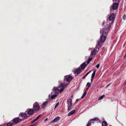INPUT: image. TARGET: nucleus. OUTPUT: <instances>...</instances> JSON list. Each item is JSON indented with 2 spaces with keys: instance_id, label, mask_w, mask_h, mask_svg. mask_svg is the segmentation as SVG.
<instances>
[{
  "instance_id": "28",
  "label": "nucleus",
  "mask_w": 126,
  "mask_h": 126,
  "mask_svg": "<svg viewBox=\"0 0 126 126\" xmlns=\"http://www.w3.org/2000/svg\"><path fill=\"white\" fill-rule=\"evenodd\" d=\"M123 19H124V20H125L126 19V15H125V14H124L123 16Z\"/></svg>"
},
{
  "instance_id": "40",
  "label": "nucleus",
  "mask_w": 126,
  "mask_h": 126,
  "mask_svg": "<svg viewBox=\"0 0 126 126\" xmlns=\"http://www.w3.org/2000/svg\"><path fill=\"white\" fill-rule=\"evenodd\" d=\"M84 96H84L83 95H82V96H81V98H83Z\"/></svg>"
},
{
  "instance_id": "46",
  "label": "nucleus",
  "mask_w": 126,
  "mask_h": 126,
  "mask_svg": "<svg viewBox=\"0 0 126 126\" xmlns=\"http://www.w3.org/2000/svg\"><path fill=\"white\" fill-rule=\"evenodd\" d=\"M92 122H93L92 123H94L93 121H92Z\"/></svg>"
},
{
  "instance_id": "37",
  "label": "nucleus",
  "mask_w": 126,
  "mask_h": 126,
  "mask_svg": "<svg viewBox=\"0 0 126 126\" xmlns=\"http://www.w3.org/2000/svg\"><path fill=\"white\" fill-rule=\"evenodd\" d=\"M6 126V124H4L1 125L0 126Z\"/></svg>"
},
{
  "instance_id": "10",
  "label": "nucleus",
  "mask_w": 126,
  "mask_h": 126,
  "mask_svg": "<svg viewBox=\"0 0 126 126\" xmlns=\"http://www.w3.org/2000/svg\"><path fill=\"white\" fill-rule=\"evenodd\" d=\"M82 71V70L80 68H78L74 71V73L76 75H78L80 74Z\"/></svg>"
},
{
  "instance_id": "33",
  "label": "nucleus",
  "mask_w": 126,
  "mask_h": 126,
  "mask_svg": "<svg viewBox=\"0 0 126 126\" xmlns=\"http://www.w3.org/2000/svg\"><path fill=\"white\" fill-rule=\"evenodd\" d=\"M86 92H84V93H83V95L85 96V95H86Z\"/></svg>"
},
{
  "instance_id": "11",
  "label": "nucleus",
  "mask_w": 126,
  "mask_h": 126,
  "mask_svg": "<svg viewBox=\"0 0 126 126\" xmlns=\"http://www.w3.org/2000/svg\"><path fill=\"white\" fill-rule=\"evenodd\" d=\"M27 113L29 115H31L33 114L34 112V110L32 109H28L27 110Z\"/></svg>"
},
{
  "instance_id": "21",
  "label": "nucleus",
  "mask_w": 126,
  "mask_h": 126,
  "mask_svg": "<svg viewBox=\"0 0 126 126\" xmlns=\"http://www.w3.org/2000/svg\"><path fill=\"white\" fill-rule=\"evenodd\" d=\"M6 126H12L13 123L10 122H9V123L6 124Z\"/></svg>"
},
{
  "instance_id": "18",
  "label": "nucleus",
  "mask_w": 126,
  "mask_h": 126,
  "mask_svg": "<svg viewBox=\"0 0 126 126\" xmlns=\"http://www.w3.org/2000/svg\"><path fill=\"white\" fill-rule=\"evenodd\" d=\"M107 124L106 121H103L102 123V126H107Z\"/></svg>"
},
{
  "instance_id": "20",
  "label": "nucleus",
  "mask_w": 126,
  "mask_h": 126,
  "mask_svg": "<svg viewBox=\"0 0 126 126\" xmlns=\"http://www.w3.org/2000/svg\"><path fill=\"white\" fill-rule=\"evenodd\" d=\"M99 119L98 118H94L93 119H92L91 120H90V121H89L90 122V123H93V122H92V121H95L96 120H98Z\"/></svg>"
},
{
  "instance_id": "6",
  "label": "nucleus",
  "mask_w": 126,
  "mask_h": 126,
  "mask_svg": "<svg viewBox=\"0 0 126 126\" xmlns=\"http://www.w3.org/2000/svg\"><path fill=\"white\" fill-rule=\"evenodd\" d=\"M72 100L71 99H68L67 100L68 110H70L72 107Z\"/></svg>"
},
{
  "instance_id": "25",
  "label": "nucleus",
  "mask_w": 126,
  "mask_h": 126,
  "mask_svg": "<svg viewBox=\"0 0 126 126\" xmlns=\"http://www.w3.org/2000/svg\"><path fill=\"white\" fill-rule=\"evenodd\" d=\"M104 96H105V95H102L101 96H100L98 99V100H100L104 98Z\"/></svg>"
},
{
  "instance_id": "7",
  "label": "nucleus",
  "mask_w": 126,
  "mask_h": 126,
  "mask_svg": "<svg viewBox=\"0 0 126 126\" xmlns=\"http://www.w3.org/2000/svg\"><path fill=\"white\" fill-rule=\"evenodd\" d=\"M40 108L39 104L37 102H35L33 105V109L34 110H37Z\"/></svg>"
},
{
  "instance_id": "47",
  "label": "nucleus",
  "mask_w": 126,
  "mask_h": 126,
  "mask_svg": "<svg viewBox=\"0 0 126 126\" xmlns=\"http://www.w3.org/2000/svg\"><path fill=\"white\" fill-rule=\"evenodd\" d=\"M78 100V99H77L76 100V101H77Z\"/></svg>"
},
{
  "instance_id": "44",
  "label": "nucleus",
  "mask_w": 126,
  "mask_h": 126,
  "mask_svg": "<svg viewBox=\"0 0 126 126\" xmlns=\"http://www.w3.org/2000/svg\"><path fill=\"white\" fill-rule=\"evenodd\" d=\"M124 84L125 85L126 84V81H125V82L124 83Z\"/></svg>"
},
{
  "instance_id": "32",
  "label": "nucleus",
  "mask_w": 126,
  "mask_h": 126,
  "mask_svg": "<svg viewBox=\"0 0 126 126\" xmlns=\"http://www.w3.org/2000/svg\"><path fill=\"white\" fill-rule=\"evenodd\" d=\"M87 75H86V74L85 75H84L82 77V79H84V78H85L87 76Z\"/></svg>"
},
{
  "instance_id": "42",
  "label": "nucleus",
  "mask_w": 126,
  "mask_h": 126,
  "mask_svg": "<svg viewBox=\"0 0 126 126\" xmlns=\"http://www.w3.org/2000/svg\"><path fill=\"white\" fill-rule=\"evenodd\" d=\"M93 78H92V79H91V82H92V81H93Z\"/></svg>"
},
{
  "instance_id": "24",
  "label": "nucleus",
  "mask_w": 126,
  "mask_h": 126,
  "mask_svg": "<svg viewBox=\"0 0 126 126\" xmlns=\"http://www.w3.org/2000/svg\"><path fill=\"white\" fill-rule=\"evenodd\" d=\"M57 95V94H55L54 95H53L51 96V98L52 99L55 98Z\"/></svg>"
},
{
  "instance_id": "14",
  "label": "nucleus",
  "mask_w": 126,
  "mask_h": 126,
  "mask_svg": "<svg viewBox=\"0 0 126 126\" xmlns=\"http://www.w3.org/2000/svg\"><path fill=\"white\" fill-rule=\"evenodd\" d=\"M48 101H47L45 102H44L42 105V108H44L46 107L47 105L48 104Z\"/></svg>"
},
{
  "instance_id": "29",
  "label": "nucleus",
  "mask_w": 126,
  "mask_h": 126,
  "mask_svg": "<svg viewBox=\"0 0 126 126\" xmlns=\"http://www.w3.org/2000/svg\"><path fill=\"white\" fill-rule=\"evenodd\" d=\"M114 0L115 2L119 3L120 0Z\"/></svg>"
},
{
  "instance_id": "8",
  "label": "nucleus",
  "mask_w": 126,
  "mask_h": 126,
  "mask_svg": "<svg viewBox=\"0 0 126 126\" xmlns=\"http://www.w3.org/2000/svg\"><path fill=\"white\" fill-rule=\"evenodd\" d=\"M19 116L23 119H25L29 117V116L27 115L25 112H21L19 114Z\"/></svg>"
},
{
  "instance_id": "2",
  "label": "nucleus",
  "mask_w": 126,
  "mask_h": 126,
  "mask_svg": "<svg viewBox=\"0 0 126 126\" xmlns=\"http://www.w3.org/2000/svg\"><path fill=\"white\" fill-rule=\"evenodd\" d=\"M115 17V14L112 13L111 14L107 20V23H106L104 21L103 22L102 26H104L105 25V27H108L109 26H110V25L113 23Z\"/></svg>"
},
{
  "instance_id": "26",
  "label": "nucleus",
  "mask_w": 126,
  "mask_h": 126,
  "mask_svg": "<svg viewBox=\"0 0 126 126\" xmlns=\"http://www.w3.org/2000/svg\"><path fill=\"white\" fill-rule=\"evenodd\" d=\"M41 115H40L38 116L35 119V120H37L41 116Z\"/></svg>"
},
{
  "instance_id": "4",
  "label": "nucleus",
  "mask_w": 126,
  "mask_h": 126,
  "mask_svg": "<svg viewBox=\"0 0 126 126\" xmlns=\"http://www.w3.org/2000/svg\"><path fill=\"white\" fill-rule=\"evenodd\" d=\"M22 120V119H20L18 117H17L14 118L11 121L13 122L14 125H16Z\"/></svg>"
},
{
  "instance_id": "35",
  "label": "nucleus",
  "mask_w": 126,
  "mask_h": 126,
  "mask_svg": "<svg viewBox=\"0 0 126 126\" xmlns=\"http://www.w3.org/2000/svg\"><path fill=\"white\" fill-rule=\"evenodd\" d=\"M91 71H90L89 72H88L86 74V75H87L90 73L91 72Z\"/></svg>"
},
{
  "instance_id": "36",
  "label": "nucleus",
  "mask_w": 126,
  "mask_h": 126,
  "mask_svg": "<svg viewBox=\"0 0 126 126\" xmlns=\"http://www.w3.org/2000/svg\"><path fill=\"white\" fill-rule=\"evenodd\" d=\"M91 71H90L89 72H88L86 74V75H87L90 73L91 72Z\"/></svg>"
},
{
  "instance_id": "1",
  "label": "nucleus",
  "mask_w": 126,
  "mask_h": 126,
  "mask_svg": "<svg viewBox=\"0 0 126 126\" xmlns=\"http://www.w3.org/2000/svg\"><path fill=\"white\" fill-rule=\"evenodd\" d=\"M110 28V26H109L108 27H105L104 29H102L100 31V32L102 33L101 36V37L100 39V41L101 42H103L106 40V37L105 35H106Z\"/></svg>"
},
{
  "instance_id": "5",
  "label": "nucleus",
  "mask_w": 126,
  "mask_h": 126,
  "mask_svg": "<svg viewBox=\"0 0 126 126\" xmlns=\"http://www.w3.org/2000/svg\"><path fill=\"white\" fill-rule=\"evenodd\" d=\"M73 78H74L71 76L69 75H66L64 77V80L69 83Z\"/></svg>"
},
{
  "instance_id": "30",
  "label": "nucleus",
  "mask_w": 126,
  "mask_h": 126,
  "mask_svg": "<svg viewBox=\"0 0 126 126\" xmlns=\"http://www.w3.org/2000/svg\"><path fill=\"white\" fill-rule=\"evenodd\" d=\"M91 125L90 122V121H89L88 122V123L87 124V126H90Z\"/></svg>"
},
{
  "instance_id": "38",
  "label": "nucleus",
  "mask_w": 126,
  "mask_h": 126,
  "mask_svg": "<svg viewBox=\"0 0 126 126\" xmlns=\"http://www.w3.org/2000/svg\"><path fill=\"white\" fill-rule=\"evenodd\" d=\"M36 120H34L33 121H32V123H33L34 122H35Z\"/></svg>"
},
{
  "instance_id": "16",
  "label": "nucleus",
  "mask_w": 126,
  "mask_h": 126,
  "mask_svg": "<svg viewBox=\"0 0 126 126\" xmlns=\"http://www.w3.org/2000/svg\"><path fill=\"white\" fill-rule=\"evenodd\" d=\"M60 118V117L59 116H57L54 119H53L52 121V123H54L57 122L59 120Z\"/></svg>"
},
{
  "instance_id": "48",
  "label": "nucleus",
  "mask_w": 126,
  "mask_h": 126,
  "mask_svg": "<svg viewBox=\"0 0 126 126\" xmlns=\"http://www.w3.org/2000/svg\"><path fill=\"white\" fill-rule=\"evenodd\" d=\"M87 90H88V89H86V91H87Z\"/></svg>"
},
{
  "instance_id": "22",
  "label": "nucleus",
  "mask_w": 126,
  "mask_h": 126,
  "mask_svg": "<svg viewBox=\"0 0 126 126\" xmlns=\"http://www.w3.org/2000/svg\"><path fill=\"white\" fill-rule=\"evenodd\" d=\"M92 60V58H89L87 61V64H89L91 61Z\"/></svg>"
},
{
  "instance_id": "41",
  "label": "nucleus",
  "mask_w": 126,
  "mask_h": 126,
  "mask_svg": "<svg viewBox=\"0 0 126 126\" xmlns=\"http://www.w3.org/2000/svg\"><path fill=\"white\" fill-rule=\"evenodd\" d=\"M84 96H84L83 95H82V96H81V98H83Z\"/></svg>"
},
{
  "instance_id": "3",
  "label": "nucleus",
  "mask_w": 126,
  "mask_h": 126,
  "mask_svg": "<svg viewBox=\"0 0 126 126\" xmlns=\"http://www.w3.org/2000/svg\"><path fill=\"white\" fill-rule=\"evenodd\" d=\"M68 85L67 83H61L57 87L54 88L53 91L55 94H58L59 92L60 93H62Z\"/></svg>"
},
{
  "instance_id": "15",
  "label": "nucleus",
  "mask_w": 126,
  "mask_h": 126,
  "mask_svg": "<svg viewBox=\"0 0 126 126\" xmlns=\"http://www.w3.org/2000/svg\"><path fill=\"white\" fill-rule=\"evenodd\" d=\"M87 64H86L85 62L83 63L82 64L80 65L81 69H83L85 67L87 66Z\"/></svg>"
},
{
  "instance_id": "39",
  "label": "nucleus",
  "mask_w": 126,
  "mask_h": 126,
  "mask_svg": "<svg viewBox=\"0 0 126 126\" xmlns=\"http://www.w3.org/2000/svg\"><path fill=\"white\" fill-rule=\"evenodd\" d=\"M111 84V83H110V84H108L107 86V87H109L110 85V84Z\"/></svg>"
},
{
  "instance_id": "45",
  "label": "nucleus",
  "mask_w": 126,
  "mask_h": 126,
  "mask_svg": "<svg viewBox=\"0 0 126 126\" xmlns=\"http://www.w3.org/2000/svg\"><path fill=\"white\" fill-rule=\"evenodd\" d=\"M47 118H46V119H45V121H46V120H47Z\"/></svg>"
},
{
  "instance_id": "34",
  "label": "nucleus",
  "mask_w": 126,
  "mask_h": 126,
  "mask_svg": "<svg viewBox=\"0 0 126 126\" xmlns=\"http://www.w3.org/2000/svg\"><path fill=\"white\" fill-rule=\"evenodd\" d=\"M91 71H90L89 72H88L86 74V75H87L90 73L91 72Z\"/></svg>"
},
{
  "instance_id": "13",
  "label": "nucleus",
  "mask_w": 126,
  "mask_h": 126,
  "mask_svg": "<svg viewBox=\"0 0 126 126\" xmlns=\"http://www.w3.org/2000/svg\"><path fill=\"white\" fill-rule=\"evenodd\" d=\"M97 49L95 47L93 50H92L91 52V55H95L96 54Z\"/></svg>"
},
{
  "instance_id": "31",
  "label": "nucleus",
  "mask_w": 126,
  "mask_h": 126,
  "mask_svg": "<svg viewBox=\"0 0 126 126\" xmlns=\"http://www.w3.org/2000/svg\"><path fill=\"white\" fill-rule=\"evenodd\" d=\"M99 66H100V64H98L96 66V67L97 68H98L99 67Z\"/></svg>"
},
{
  "instance_id": "27",
  "label": "nucleus",
  "mask_w": 126,
  "mask_h": 126,
  "mask_svg": "<svg viewBox=\"0 0 126 126\" xmlns=\"http://www.w3.org/2000/svg\"><path fill=\"white\" fill-rule=\"evenodd\" d=\"M59 104V103H57L55 106V108H54V109H55V108H57V107L58 106V105Z\"/></svg>"
},
{
  "instance_id": "19",
  "label": "nucleus",
  "mask_w": 126,
  "mask_h": 126,
  "mask_svg": "<svg viewBox=\"0 0 126 126\" xmlns=\"http://www.w3.org/2000/svg\"><path fill=\"white\" fill-rule=\"evenodd\" d=\"M96 72V70H94V72L92 74V76H91V78H94L95 74V73Z\"/></svg>"
},
{
  "instance_id": "17",
  "label": "nucleus",
  "mask_w": 126,
  "mask_h": 126,
  "mask_svg": "<svg viewBox=\"0 0 126 126\" xmlns=\"http://www.w3.org/2000/svg\"><path fill=\"white\" fill-rule=\"evenodd\" d=\"M75 110H73L70 112H69L68 114V116H69L73 114L75 111Z\"/></svg>"
},
{
  "instance_id": "12",
  "label": "nucleus",
  "mask_w": 126,
  "mask_h": 126,
  "mask_svg": "<svg viewBox=\"0 0 126 126\" xmlns=\"http://www.w3.org/2000/svg\"><path fill=\"white\" fill-rule=\"evenodd\" d=\"M118 5L119 3H113L112 8L113 10H116L118 8Z\"/></svg>"
},
{
  "instance_id": "23",
  "label": "nucleus",
  "mask_w": 126,
  "mask_h": 126,
  "mask_svg": "<svg viewBox=\"0 0 126 126\" xmlns=\"http://www.w3.org/2000/svg\"><path fill=\"white\" fill-rule=\"evenodd\" d=\"M91 85V84L89 82H88L87 83V84L86 85V87H87V89H88V88L90 87Z\"/></svg>"
},
{
  "instance_id": "43",
  "label": "nucleus",
  "mask_w": 126,
  "mask_h": 126,
  "mask_svg": "<svg viewBox=\"0 0 126 126\" xmlns=\"http://www.w3.org/2000/svg\"><path fill=\"white\" fill-rule=\"evenodd\" d=\"M124 58L126 57V54L124 55Z\"/></svg>"
},
{
  "instance_id": "9",
  "label": "nucleus",
  "mask_w": 126,
  "mask_h": 126,
  "mask_svg": "<svg viewBox=\"0 0 126 126\" xmlns=\"http://www.w3.org/2000/svg\"><path fill=\"white\" fill-rule=\"evenodd\" d=\"M102 43L101 41H98L96 44L95 47L97 49V50H98L102 46Z\"/></svg>"
}]
</instances>
